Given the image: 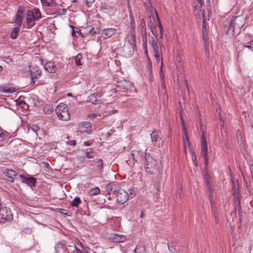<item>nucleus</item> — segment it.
<instances>
[{
  "label": "nucleus",
  "instance_id": "obj_1",
  "mask_svg": "<svg viewBox=\"0 0 253 253\" xmlns=\"http://www.w3.org/2000/svg\"><path fill=\"white\" fill-rule=\"evenodd\" d=\"M210 0H193V13L197 22L202 23L203 36L205 41L207 35L206 21L210 19ZM205 44L206 47V42Z\"/></svg>",
  "mask_w": 253,
  "mask_h": 253
},
{
  "label": "nucleus",
  "instance_id": "obj_2",
  "mask_svg": "<svg viewBox=\"0 0 253 253\" xmlns=\"http://www.w3.org/2000/svg\"><path fill=\"white\" fill-rule=\"evenodd\" d=\"M144 168L145 171L150 174H160L163 172V168L156 160L152 157L150 154L145 153L144 161Z\"/></svg>",
  "mask_w": 253,
  "mask_h": 253
},
{
  "label": "nucleus",
  "instance_id": "obj_3",
  "mask_svg": "<svg viewBox=\"0 0 253 253\" xmlns=\"http://www.w3.org/2000/svg\"><path fill=\"white\" fill-rule=\"evenodd\" d=\"M55 112L59 119L62 121H67L70 118L68 108L65 104H59L56 107Z\"/></svg>",
  "mask_w": 253,
  "mask_h": 253
},
{
  "label": "nucleus",
  "instance_id": "obj_4",
  "mask_svg": "<svg viewBox=\"0 0 253 253\" xmlns=\"http://www.w3.org/2000/svg\"><path fill=\"white\" fill-rule=\"evenodd\" d=\"M232 190L233 194L234 195L233 203L234 205V210L237 211H239L241 209L240 205V195L239 191V185L238 183H236L232 180Z\"/></svg>",
  "mask_w": 253,
  "mask_h": 253
},
{
  "label": "nucleus",
  "instance_id": "obj_5",
  "mask_svg": "<svg viewBox=\"0 0 253 253\" xmlns=\"http://www.w3.org/2000/svg\"><path fill=\"white\" fill-rule=\"evenodd\" d=\"M13 218V214L9 209L6 207H2L0 209V223L10 221Z\"/></svg>",
  "mask_w": 253,
  "mask_h": 253
},
{
  "label": "nucleus",
  "instance_id": "obj_6",
  "mask_svg": "<svg viewBox=\"0 0 253 253\" xmlns=\"http://www.w3.org/2000/svg\"><path fill=\"white\" fill-rule=\"evenodd\" d=\"M208 146L204 132L201 135V155L204 158L205 164L206 166L208 165Z\"/></svg>",
  "mask_w": 253,
  "mask_h": 253
},
{
  "label": "nucleus",
  "instance_id": "obj_7",
  "mask_svg": "<svg viewBox=\"0 0 253 253\" xmlns=\"http://www.w3.org/2000/svg\"><path fill=\"white\" fill-rule=\"evenodd\" d=\"M117 202L121 204H124L129 198V194L123 189H118L114 195Z\"/></svg>",
  "mask_w": 253,
  "mask_h": 253
},
{
  "label": "nucleus",
  "instance_id": "obj_8",
  "mask_svg": "<svg viewBox=\"0 0 253 253\" xmlns=\"http://www.w3.org/2000/svg\"><path fill=\"white\" fill-rule=\"evenodd\" d=\"M2 172L7 177V181L10 183L14 182V177H15L16 180H19V178H17L16 177H18V175L20 174L13 169L4 168L2 170Z\"/></svg>",
  "mask_w": 253,
  "mask_h": 253
},
{
  "label": "nucleus",
  "instance_id": "obj_9",
  "mask_svg": "<svg viewBox=\"0 0 253 253\" xmlns=\"http://www.w3.org/2000/svg\"><path fill=\"white\" fill-rule=\"evenodd\" d=\"M16 178H19L18 180H21L23 183L27 184L30 187L35 186L36 179L34 177H26L20 174Z\"/></svg>",
  "mask_w": 253,
  "mask_h": 253
},
{
  "label": "nucleus",
  "instance_id": "obj_10",
  "mask_svg": "<svg viewBox=\"0 0 253 253\" xmlns=\"http://www.w3.org/2000/svg\"><path fill=\"white\" fill-rule=\"evenodd\" d=\"M91 124L89 122H83L79 125V131L82 133H91Z\"/></svg>",
  "mask_w": 253,
  "mask_h": 253
},
{
  "label": "nucleus",
  "instance_id": "obj_11",
  "mask_svg": "<svg viewBox=\"0 0 253 253\" xmlns=\"http://www.w3.org/2000/svg\"><path fill=\"white\" fill-rule=\"evenodd\" d=\"M101 97V94L93 93L90 95L88 98V102L92 104H99L103 103V101L99 98Z\"/></svg>",
  "mask_w": 253,
  "mask_h": 253
},
{
  "label": "nucleus",
  "instance_id": "obj_12",
  "mask_svg": "<svg viewBox=\"0 0 253 253\" xmlns=\"http://www.w3.org/2000/svg\"><path fill=\"white\" fill-rule=\"evenodd\" d=\"M118 84L117 87L121 89H129L133 86L132 83L126 80H123L120 82H118Z\"/></svg>",
  "mask_w": 253,
  "mask_h": 253
},
{
  "label": "nucleus",
  "instance_id": "obj_13",
  "mask_svg": "<svg viewBox=\"0 0 253 253\" xmlns=\"http://www.w3.org/2000/svg\"><path fill=\"white\" fill-rule=\"evenodd\" d=\"M31 10H28L26 13L27 25L29 28H31L35 25V21H37L33 17Z\"/></svg>",
  "mask_w": 253,
  "mask_h": 253
},
{
  "label": "nucleus",
  "instance_id": "obj_14",
  "mask_svg": "<svg viewBox=\"0 0 253 253\" xmlns=\"http://www.w3.org/2000/svg\"><path fill=\"white\" fill-rule=\"evenodd\" d=\"M116 33V30L114 28H106L103 30L101 36L106 39L111 37Z\"/></svg>",
  "mask_w": 253,
  "mask_h": 253
},
{
  "label": "nucleus",
  "instance_id": "obj_15",
  "mask_svg": "<svg viewBox=\"0 0 253 253\" xmlns=\"http://www.w3.org/2000/svg\"><path fill=\"white\" fill-rule=\"evenodd\" d=\"M23 18V9L21 7H20L18 8L15 16V22L17 25H18L19 26H21Z\"/></svg>",
  "mask_w": 253,
  "mask_h": 253
},
{
  "label": "nucleus",
  "instance_id": "obj_16",
  "mask_svg": "<svg viewBox=\"0 0 253 253\" xmlns=\"http://www.w3.org/2000/svg\"><path fill=\"white\" fill-rule=\"evenodd\" d=\"M116 185L114 183H111L106 185L105 189L108 195H115L117 190L115 188Z\"/></svg>",
  "mask_w": 253,
  "mask_h": 253
},
{
  "label": "nucleus",
  "instance_id": "obj_17",
  "mask_svg": "<svg viewBox=\"0 0 253 253\" xmlns=\"http://www.w3.org/2000/svg\"><path fill=\"white\" fill-rule=\"evenodd\" d=\"M149 42L151 44L154 53H157V49H158L157 37H150L149 40Z\"/></svg>",
  "mask_w": 253,
  "mask_h": 253
},
{
  "label": "nucleus",
  "instance_id": "obj_18",
  "mask_svg": "<svg viewBox=\"0 0 253 253\" xmlns=\"http://www.w3.org/2000/svg\"><path fill=\"white\" fill-rule=\"evenodd\" d=\"M31 78H40L41 76L42 71L37 66L33 67L31 71Z\"/></svg>",
  "mask_w": 253,
  "mask_h": 253
},
{
  "label": "nucleus",
  "instance_id": "obj_19",
  "mask_svg": "<svg viewBox=\"0 0 253 253\" xmlns=\"http://www.w3.org/2000/svg\"><path fill=\"white\" fill-rule=\"evenodd\" d=\"M45 69L49 73H54L56 72V67L53 62H47L44 65Z\"/></svg>",
  "mask_w": 253,
  "mask_h": 253
},
{
  "label": "nucleus",
  "instance_id": "obj_20",
  "mask_svg": "<svg viewBox=\"0 0 253 253\" xmlns=\"http://www.w3.org/2000/svg\"><path fill=\"white\" fill-rule=\"evenodd\" d=\"M205 166H206V165H205ZM207 166H208V165L207 166H206V169L204 172L203 176H204V179H205V181L206 182V188L208 189V190L210 192L211 190V188H210V175L208 172V171H207Z\"/></svg>",
  "mask_w": 253,
  "mask_h": 253
},
{
  "label": "nucleus",
  "instance_id": "obj_21",
  "mask_svg": "<svg viewBox=\"0 0 253 253\" xmlns=\"http://www.w3.org/2000/svg\"><path fill=\"white\" fill-rule=\"evenodd\" d=\"M55 249L56 251V253H65L67 248L63 244L61 243H58L56 244L55 246Z\"/></svg>",
  "mask_w": 253,
  "mask_h": 253
},
{
  "label": "nucleus",
  "instance_id": "obj_22",
  "mask_svg": "<svg viewBox=\"0 0 253 253\" xmlns=\"http://www.w3.org/2000/svg\"><path fill=\"white\" fill-rule=\"evenodd\" d=\"M161 132L158 131H154L151 133V140L153 142H157L162 138L160 136Z\"/></svg>",
  "mask_w": 253,
  "mask_h": 253
},
{
  "label": "nucleus",
  "instance_id": "obj_23",
  "mask_svg": "<svg viewBox=\"0 0 253 253\" xmlns=\"http://www.w3.org/2000/svg\"><path fill=\"white\" fill-rule=\"evenodd\" d=\"M112 239L115 242L121 243L126 240V237L122 235L115 234L113 235Z\"/></svg>",
  "mask_w": 253,
  "mask_h": 253
},
{
  "label": "nucleus",
  "instance_id": "obj_24",
  "mask_svg": "<svg viewBox=\"0 0 253 253\" xmlns=\"http://www.w3.org/2000/svg\"><path fill=\"white\" fill-rule=\"evenodd\" d=\"M91 162H94L96 164V168L98 169L102 170L103 168V162L101 159H96L92 161H89L88 162L91 163Z\"/></svg>",
  "mask_w": 253,
  "mask_h": 253
},
{
  "label": "nucleus",
  "instance_id": "obj_25",
  "mask_svg": "<svg viewBox=\"0 0 253 253\" xmlns=\"http://www.w3.org/2000/svg\"><path fill=\"white\" fill-rule=\"evenodd\" d=\"M31 12L33 14L32 15L33 16V17L35 18V19L38 21L41 18V13L39 9L34 8L33 10H31Z\"/></svg>",
  "mask_w": 253,
  "mask_h": 253
},
{
  "label": "nucleus",
  "instance_id": "obj_26",
  "mask_svg": "<svg viewBox=\"0 0 253 253\" xmlns=\"http://www.w3.org/2000/svg\"><path fill=\"white\" fill-rule=\"evenodd\" d=\"M8 137V133L6 131L0 129V142H3Z\"/></svg>",
  "mask_w": 253,
  "mask_h": 253
},
{
  "label": "nucleus",
  "instance_id": "obj_27",
  "mask_svg": "<svg viewBox=\"0 0 253 253\" xmlns=\"http://www.w3.org/2000/svg\"><path fill=\"white\" fill-rule=\"evenodd\" d=\"M135 253H145V247L143 244L138 245L134 250Z\"/></svg>",
  "mask_w": 253,
  "mask_h": 253
},
{
  "label": "nucleus",
  "instance_id": "obj_28",
  "mask_svg": "<svg viewBox=\"0 0 253 253\" xmlns=\"http://www.w3.org/2000/svg\"><path fill=\"white\" fill-rule=\"evenodd\" d=\"M20 26L17 25V26L14 28L11 32L10 37L12 39H15L17 38L20 30Z\"/></svg>",
  "mask_w": 253,
  "mask_h": 253
},
{
  "label": "nucleus",
  "instance_id": "obj_29",
  "mask_svg": "<svg viewBox=\"0 0 253 253\" xmlns=\"http://www.w3.org/2000/svg\"><path fill=\"white\" fill-rule=\"evenodd\" d=\"M209 196H210V198H211V193L209 194ZM210 203H211V210H212V212L213 213V215L214 216V221L216 223H218L217 217L215 213V207L214 206L213 202L211 199H210Z\"/></svg>",
  "mask_w": 253,
  "mask_h": 253
},
{
  "label": "nucleus",
  "instance_id": "obj_30",
  "mask_svg": "<svg viewBox=\"0 0 253 253\" xmlns=\"http://www.w3.org/2000/svg\"><path fill=\"white\" fill-rule=\"evenodd\" d=\"M72 29L71 34L73 37H78L80 34V31L78 28H76L72 25H70Z\"/></svg>",
  "mask_w": 253,
  "mask_h": 253
},
{
  "label": "nucleus",
  "instance_id": "obj_31",
  "mask_svg": "<svg viewBox=\"0 0 253 253\" xmlns=\"http://www.w3.org/2000/svg\"><path fill=\"white\" fill-rule=\"evenodd\" d=\"M81 203V200L79 197H75L71 202V205L74 207H78L79 204Z\"/></svg>",
  "mask_w": 253,
  "mask_h": 253
},
{
  "label": "nucleus",
  "instance_id": "obj_32",
  "mask_svg": "<svg viewBox=\"0 0 253 253\" xmlns=\"http://www.w3.org/2000/svg\"><path fill=\"white\" fill-rule=\"evenodd\" d=\"M131 156L133 160L137 161L138 158L140 156L139 151L136 150H132L131 152Z\"/></svg>",
  "mask_w": 253,
  "mask_h": 253
},
{
  "label": "nucleus",
  "instance_id": "obj_33",
  "mask_svg": "<svg viewBox=\"0 0 253 253\" xmlns=\"http://www.w3.org/2000/svg\"><path fill=\"white\" fill-rule=\"evenodd\" d=\"M82 55L81 54H78L75 58V61L77 66L82 65L83 62H82Z\"/></svg>",
  "mask_w": 253,
  "mask_h": 253
},
{
  "label": "nucleus",
  "instance_id": "obj_34",
  "mask_svg": "<svg viewBox=\"0 0 253 253\" xmlns=\"http://www.w3.org/2000/svg\"><path fill=\"white\" fill-rule=\"evenodd\" d=\"M152 10L154 12V13L155 14L156 16L157 17V21H158V28L159 29V30H163L162 25L161 23L160 22V21L159 20L158 15V14H157V12L155 8L152 7Z\"/></svg>",
  "mask_w": 253,
  "mask_h": 253
},
{
  "label": "nucleus",
  "instance_id": "obj_35",
  "mask_svg": "<svg viewBox=\"0 0 253 253\" xmlns=\"http://www.w3.org/2000/svg\"><path fill=\"white\" fill-rule=\"evenodd\" d=\"M140 26L141 33H146L145 22L143 19L140 20Z\"/></svg>",
  "mask_w": 253,
  "mask_h": 253
},
{
  "label": "nucleus",
  "instance_id": "obj_36",
  "mask_svg": "<svg viewBox=\"0 0 253 253\" xmlns=\"http://www.w3.org/2000/svg\"><path fill=\"white\" fill-rule=\"evenodd\" d=\"M43 5L47 6H53L54 5L53 0H43L41 1Z\"/></svg>",
  "mask_w": 253,
  "mask_h": 253
},
{
  "label": "nucleus",
  "instance_id": "obj_37",
  "mask_svg": "<svg viewBox=\"0 0 253 253\" xmlns=\"http://www.w3.org/2000/svg\"><path fill=\"white\" fill-rule=\"evenodd\" d=\"M85 155V156L89 159L93 158L95 156V152L94 151H87L83 150Z\"/></svg>",
  "mask_w": 253,
  "mask_h": 253
},
{
  "label": "nucleus",
  "instance_id": "obj_38",
  "mask_svg": "<svg viewBox=\"0 0 253 253\" xmlns=\"http://www.w3.org/2000/svg\"><path fill=\"white\" fill-rule=\"evenodd\" d=\"M142 36V42H143V46L144 49H146L147 47V35L146 33H141Z\"/></svg>",
  "mask_w": 253,
  "mask_h": 253
},
{
  "label": "nucleus",
  "instance_id": "obj_39",
  "mask_svg": "<svg viewBox=\"0 0 253 253\" xmlns=\"http://www.w3.org/2000/svg\"><path fill=\"white\" fill-rule=\"evenodd\" d=\"M190 151H191V156H192V161H193L195 166L196 167H197L198 166V162L197 160V157H196V154H195V152L194 151H193L192 150H190Z\"/></svg>",
  "mask_w": 253,
  "mask_h": 253
},
{
  "label": "nucleus",
  "instance_id": "obj_40",
  "mask_svg": "<svg viewBox=\"0 0 253 253\" xmlns=\"http://www.w3.org/2000/svg\"><path fill=\"white\" fill-rule=\"evenodd\" d=\"M100 192V190L99 188L95 187L93 188L90 191V194L91 195H96L98 194Z\"/></svg>",
  "mask_w": 253,
  "mask_h": 253
},
{
  "label": "nucleus",
  "instance_id": "obj_41",
  "mask_svg": "<svg viewBox=\"0 0 253 253\" xmlns=\"http://www.w3.org/2000/svg\"><path fill=\"white\" fill-rule=\"evenodd\" d=\"M180 118H181V121L183 134H188L187 130L185 126L184 120H183V119L182 118V117L181 115H180Z\"/></svg>",
  "mask_w": 253,
  "mask_h": 253
},
{
  "label": "nucleus",
  "instance_id": "obj_42",
  "mask_svg": "<svg viewBox=\"0 0 253 253\" xmlns=\"http://www.w3.org/2000/svg\"><path fill=\"white\" fill-rule=\"evenodd\" d=\"M43 110L45 113H50L53 111V108L50 105H46L44 107Z\"/></svg>",
  "mask_w": 253,
  "mask_h": 253
},
{
  "label": "nucleus",
  "instance_id": "obj_43",
  "mask_svg": "<svg viewBox=\"0 0 253 253\" xmlns=\"http://www.w3.org/2000/svg\"><path fill=\"white\" fill-rule=\"evenodd\" d=\"M150 31L153 35L152 37H157V30H156V27L153 28L152 26H151L150 27Z\"/></svg>",
  "mask_w": 253,
  "mask_h": 253
},
{
  "label": "nucleus",
  "instance_id": "obj_44",
  "mask_svg": "<svg viewBox=\"0 0 253 253\" xmlns=\"http://www.w3.org/2000/svg\"><path fill=\"white\" fill-rule=\"evenodd\" d=\"M129 191V197L130 198L133 197L135 195V191L134 189H129L128 190Z\"/></svg>",
  "mask_w": 253,
  "mask_h": 253
},
{
  "label": "nucleus",
  "instance_id": "obj_45",
  "mask_svg": "<svg viewBox=\"0 0 253 253\" xmlns=\"http://www.w3.org/2000/svg\"><path fill=\"white\" fill-rule=\"evenodd\" d=\"M31 128L35 132H37V130L39 129V127L36 125H33Z\"/></svg>",
  "mask_w": 253,
  "mask_h": 253
},
{
  "label": "nucleus",
  "instance_id": "obj_46",
  "mask_svg": "<svg viewBox=\"0 0 253 253\" xmlns=\"http://www.w3.org/2000/svg\"><path fill=\"white\" fill-rule=\"evenodd\" d=\"M183 139L184 144H185L186 140L187 142H188V134H183Z\"/></svg>",
  "mask_w": 253,
  "mask_h": 253
},
{
  "label": "nucleus",
  "instance_id": "obj_47",
  "mask_svg": "<svg viewBox=\"0 0 253 253\" xmlns=\"http://www.w3.org/2000/svg\"><path fill=\"white\" fill-rule=\"evenodd\" d=\"M4 61L6 62V63L10 64V62H12V60L11 58H9V57H5V59L3 60Z\"/></svg>",
  "mask_w": 253,
  "mask_h": 253
},
{
  "label": "nucleus",
  "instance_id": "obj_48",
  "mask_svg": "<svg viewBox=\"0 0 253 253\" xmlns=\"http://www.w3.org/2000/svg\"><path fill=\"white\" fill-rule=\"evenodd\" d=\"M4 91L5 93H12V92H14V91H15V90L14 89L9 88V89H4Z\"/></svg>",
  "mask_w": 253,
  "mask_h": 253
},
{
  "label": "nucleus",
  "instance_id": "obj_49",
  "mask_svg": "<svg viewBox=\"0 0 253 253\" xmlns=\"http://www.w3.org/2000/svg\"><path fill=\"white\" fill-rule=\"evenodd\" d=\"M68 143L70 145H75L77 144L76 141L75 140L69 141Z\"/></svg>",
  "mask_w": 253,
  "mask_h": 253
},
{
  "label": "nucleus",
  "instance_id": "obj_50",
  "mask_svg": "<svg viewBox=\"0 0 253 253\" xmlns=\"http://www.w3.org/2000/svg\"><path fill=\"white\" fill-rule=\"evenodd\" d=\"M127 6H128V9L129 14V15L132 14V12L129 2H127Z\"/></svg>",
  "mask_w": 253,
  "mask_h": 253
},
{
  "label": "nucleus",
  "instance_id": "obj_51",
  "mask_svg": "<svg viewBox=\"0 0 253 253\" xmlns=\"http://www.w3.org/2000/svg\"><path fill=\"white\" fill-rule=\"evenodd\" d=\"M89 33L91 35H94V34H96V32L94 31V29L92 28L91 30H89Z\"/></svg>",
  "mask_w": 253,
  "mask_h": 253
},
{
  "label": "nucleus",
  "instance_id": "obj_52",
  "mask_svg": "<svg viewBox=\"0 0 253 253\" xmlns=\"http://www.w3.org/2000/svg\"><path fill=\"white\" fill-rule=\"evenodd\" d=\"M129 17H130V20L131 22V23H133V24L134 25V18H133V14L129 15Z\"/></svg>",
  "mask_w": 253,
  "mask_h": 253
},
{
  "label": "nucleus",
  "instance_id": "obj_53",
  "mask_svg": "<svg viewBox=\"0 0 253 253\" xmlns=\"http://www.w3.org/2000/svg\"><path fill=\"white\" fill-rule=\"evenodd\" d=\"M155 55V56L156 57V59L157 60L159 59L160 56H159L158 49H157V53H155V55Z\"/></svg>",
  "mask_w": 253,
  "mask_h": 253
},
{
  "label": "nucleus",
  "instance_id": "obj_54",
  "mask_svg": "<svg viewBox=\"0 0 253 253\" xmlns=\"http://www.w3.org/2000/svg\"><path fill=\"white\" fill-rule=\"evenodd\" d=\"M78 159L82 162H84L85 161V157L84 156L78 157Z\"/></svg>",
  "mask_w": 253,
  "mask_h": 253
},
{
  "label": "nucleus",
  "instance_id": "obj_55",
  "mask_svg": "<svg viewBox=\"0 0 253 253\" xmlns=\"http://www.w3.org/2000/svg\"><path fill=\"white\" fill-rule=\"evenodd\" d=\"M75 251L76 253H83V252L81 250L77 248V247H75Z\"/></svg>",
  "mask_w": 253,
  "mask_h": 253
},
{
  "label": "nucleus",
  "instance_id": "obj_56",
  "mask_svg": "<svg viewBox=\"0 0 253 253\" xmlns=\"http://www.w3.org/2000/svg\"><path fill=\"white\" fill-rule=\"evenodd\" d=\"M241 17L237 16L236 17L235 19L234 20V23H236L237 22L240 20Z\"/></svg>",
  "mask_w": 253,
  "mask_h": 253
},
{
  "label": "nucleus",
  "instance_id": "obj_57",
  "mask_svg": "<svg viewBox=\"0 0 253 253\" xmlns=\"http://www.w3.org/2000/svg\"><path fill=\"white\" fill-rule=\"evenodd\" d=\"M86 3H92L94 2L95 0H85Z\"/></svg>",
  "mask_w": 253,
  "mask_h": 253
},
{
  "label": "nucleus",
  "instance_id": "obj_58",
  "mask_svg": "<svg viewBox=\"0 0 253 253\" xmlns=\"http://www.w3.org/2000/svg\"><path fill=\"white\" fill-rule=\"evenodd\" d=\"M39 78H31L32 81L31 82V84H34L35 83V79H38Z\"/></svg>",
  "mask_w": 253,
  "mask_h": 253
},
{
  "label": "nucleus",
  "instance_id": "obj_59",
  "mask_svg": "<svg viewBox=\"0 0 253 253\" xmlns=\"http://www.w3.org/2000/svg\"><path fill=\"white\" fill-rule=\"evenodd\" d=\"M218 110H219V119L220 120L221 119V117H220V109L218 108V109H216V111L217 112H218Z\"/></svg>",
  "mask_w": 253,
  "mask_h": 253
},
{
  "label": "nucleus",
  "instance_id": "obj_60",
  "mask_svg": "<svg viewBox=\"0 0 253 253\" xmlns=\"http://www.w3.org/2000/svg\"><path fill=\"white\" fill-rule=\"evenodd\" d=\"M90 144H91V143H90L89 142H87V141L84 142V145L85 146H89V145H90Z\"/></svg>",
  "mask_w": 253,
  "mask_h": 253
},
{
  "label": "nucleus",
  "instance_id": "obj_61",
  "mask_svg": "<svg viewBox=\"0 0 253 253\" xmlns=\"http://www.w3.org/2000/svg\"><path fill=\"white\" fill-rule=\"evenodd\" d=\"M144 213L143 212V211H142L140 214L139 215V217L140 218H143L144 216Z\"/></svg>",
  "mask_w": 253,
  "mask_h": 253
},
{
  "label": "nucleus",
  "instance_id": "obj_62",
  "mask_svg": "<svg viewBox=\"0 0 253 253\" xmlns=\"http://www.w3.org/2000/svg\"><path fill=\"white\" fill-rule=\"evenodd\" d=\"M97 117V115L95 114H91V117L92 118V119H94L96 117Z\"/></svg>",
  "mask_w": 253,
  "mask_h": 253
},
{
  "label": "nucleus",
  "instance_id": "obj_63",
  "mask_svg": "<svg viewBox=\"0 0 253 253\" xmlns=\"http://www.w3.org/2000/svg\"><path fill=\"white\" fill-rule=\"evenodd\" d=\"M160 37L161 38L163 37V30H160Z\"/></svg>",
  "mask_w": 253,
  "mask_h": 253
},
{
  "label": "nucleus",
  "instance_id": "obj_64",
  "mask_svg": "<svg viewBox=\"0 0 253 253\" xmlns=\"http://www.w3.org/2000/svg\"><path fill=\"white\" fill-rule=\"evenodd\" d=\"M168 247H169V250L170 252H172L173 251H172V250H171V249H170V247L171 245L170 244V243H168Z\"/></svg>",
  "mask_w": 253,
  "mask_h": 253
}]
</instances>
